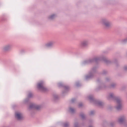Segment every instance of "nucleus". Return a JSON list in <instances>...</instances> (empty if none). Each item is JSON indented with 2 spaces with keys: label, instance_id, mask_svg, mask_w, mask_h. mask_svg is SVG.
I'll return each instance as SVG.
<instances>
[{
  "label": "nucleus",
  "instance_id": "f257e3e1",
  "mask_svg": "<svg viewBox=\"0 0 127 127\" xmlns=\"http://www.w3.org/2000/svg\"><path fill=\"white\" fill-rule=\"evenodd\" d=\"M100 23L107 28L110 27L112 24L111 22L105 18L102 19L100 21Z\"/></svg>",
  "mask_w": 127,
  "mask_h": 127
},
{
  "label": "nucleus",
  "instance_id": "f03ea898",
  "mask_svg": "<svg viewBox=\"0 0 127 127\" xmlns=\"http://www.w3.org/2000/svg\"><path fill=\"white\" fill-rule=\"evenodd\" d=\"M44 83L42 81H41L38 83L37 85V88L43 92L47 91L48 89L44 86Z\"/></svg>",
  "mask_w": 127,
  "mask_h": 127
},
{
  "label": "nucleus",
  "instance_id": "7ed1b4c3",
  "mask_svg": "<svg viewBox=\"0 0 127 127\" xmlns=\"http://www.w3.org/2000/svg\"><path fill=\"white\" fill-rule=\"evenodd\" d=\"M116 102L117 103V105L116 106V109L118 110L121 109L122 107L121 105V100L120 98H115Z\"/></svg>",
  "mask_w": 127,
  "mask_h": 127
},
{
  "label": "nucleus",
  "instance_id": "20e7f679",
  "mask_svg": "<svg viewBox=\"0 0 127 127\" xmlns=\"http://www.w3.org/2000/svg\"><path fill=\"white\" fill-rule=\"evenodd\" d=\"M89 44L88 41L87 40H84L81 41L80 43V46L82 47H85Z\"/></svg>",
  "mask_w": 127,
  "mask_h": 127
},
{
  "label": "nucleus",
  "instance_id": "39448f33",
  "mask_svg": "<svg viewBox=\"0 0 127 127\" xmlns=\"http://www.w3.org/2000/svg\"><path fill=\"white\" fill-rule=\"evenodd\" d=\"M15 117L17 119L19 120L22 119L23 118L22 114L19 112H17L15 113Z\"/></svg>",
  "mask_w": 127,
  "mask_h": 127
},
{
  "label": "nucleus",
  "instance_id": "423d86ee",
  "mask_svg": "<svg viewBox=\"0 0 127 127\" xmlns=\"http://www.w3.org/2000/svg\"><path fill=\"white\" fill-rule=\"evenodd\" d=\"M101 59L100 58L97 57V58H95V59H93V60L86 61L84 62V64H88L90 62H92V61H96L98 60H100Z\"/></svg>",
  "mask_w": 127,
  "mask_h": 127
},
{
  "label": "nucleus",
  "instance_id": "0eeeda50",
  "mask_svg": "<svg viewBox=\"0 0 127 127\" xmlns=\"http://www.w3.org/2000/svg\"><path fill=\"white\" fill-rule=\"evenodd\" d=\"M40 106L36 105L34 104H31L30 107L29 108L30 109L35 108L37 110L39 109L40 108Z\"/></svg>",
  "mask_w": 127,
  "mask_h": 127
},
{
  "label": "nucleus",
  "instance_id": "6e6552de",
  "mask_svg": "<svg viewBox=\"0 0 127 127\" xmlns=\"http://www.w3.org/2000/svg\"><path fill=\"white\" fill-rule=\"evenodd\" d=\"M12 48V45H11L8 44L4 46L3 48L4 50L8 51L10 49Z\"/></svg>",
  "mask_w": 127,
  "mask_h": 127
},
{
  "label": "nucleus",
  "instance_id": "1a4fd4ad",
  "mask_svg": "<svg viewBox=\"0 0 127 127\" xmlns=\"http://www.w3.org/2000/svg\"><path fill=\"white\" fill-rule=\"evenodd\" d=\"M126 120V117L124 116L121 117L118 119V122L120 124L122 123Z\"/></svg>",
  "mask_w": 127,
  "mask_h": 127
},
{
  "label": "nucleus",
  "instance_id": "9d476101",
  "mask_svg": "<svg viewBox=\"0 0 127 127\" xmlns=\"http://www.w3.org/2000/svg\"><path fill=\"white\" fill-rule=\"evenodd\" d=\"M54 44V42H50L47 43L45 45V46L46 48H49L53 46Z\"/></svg>",
  "mask_w": 127,
  "mask_h": 127
},
{
  "label": "nucleus",
  "instance_id": "9b49d317",
  "mask_svg": "<svg viewBox=\"0 0 127 127\" xmlns=\"http://www.w3.org/2000/svg\"><path fill=\"white\" fill-rule=\"evenodd\" d=\"M114 97V94L112 93H110L107 96V98L108 99H111L113 98Z\"/></svg>",
  "mask_w": 127,
  "mask_h": 127
},
{
  "label": "nucleus",
  "instance_id": "f8f14e48",
  "mask_svg": "<svg viewBox=\"0 0 127 127\" xmlns=\"http://www.w3.org/2000/svg\"><path fill=\"white\" fill-rule=\"evenodd\" d=\"M56 16L54 14H53L49 16L48 17V18L50 20H53L54 19Z\"/></svg>",
  "mask_w": 127,
  "mask_h": 127
},
{
  "label": "nucleus",
  "instance_id": "ddd939ff",
  "mask_svg": "<svg viewBox=\"0 0 127 127\" xmlns=\"http://www.w3.org/2000/svg\"><path fill=\"white\" fill-rule=\"evenodd\" d=\"M92 77V74H90L89 75H88L86 76V80L89 79L90 78H91Z\"/></svg>",
  "mask_w": 127,
  "mask_h": 127
},
{
  "label": "nucleus",
  "instance_id": "4468645a",
  "mask_svg": "<svg viewBox=\"0 0 127 127\" xmlns=\"http://www.w3.org/2000/svg\"><path fill=\"white\" fill-rule=\"evenodd\" d=\"M127 42V38L122 40L121 41V43L122 44H124Z\"/></svg>",
  "mask_w": 127,
  "mask_h": 127
},
{
  "label": "nucleus",
  "instance_id": "2eb2a0df",
  "mask_svg": "<svg viewBox=\"0 0 127 127\" xmlns=\"http://www.w3.org/2000/svg\"><path fill=\"white\" fill-rule=\"evenodd\" d=\"M75 111L74 109L70 107L69 108V111L72 113H73Z\"/></svg>",
  "mask_w": 127,
  "mask_h": 127
},
{
  "label": "nucleus",
  "instance_id": "dca6fc26",
  "mask_svg": "<svg viewBox=\"0 0 127 127\" xmlns=\"http://www.w3.org/2000/svg\"><path fill=\"white\" fill-rule=\"evenodd\" d=\"M97 104L98 106H102L103 105V103L102 102H101L100 101H99V102H98L97 103Z\"/></svg>",
  "mask_w": 127,
  "mask_h": 127
},
{
  "label": "nucleus",
  "instance_id": "f3484780",
  "mask_svg": "<svg viewBox=\"0 0 127 127\" xmlns=\"http://www.w3.org/2000/svg\"><path fill=\"white\" fill-rule=\"evenodd\" d=\"M80 116L83 119H84L85 117V116L83 113L81 114L80 115Z\"/></svg>",
  "mask_w": 127,
  "mask_h": 127
},
{
  "label": "nucleus",
  "instance_id": "a211bd4d",
  "mask_svg": "<svg viewBox=\"0 0 127 127\" xmlns=\"http://www.w3.org/2000/svg\"><path fill=\"white\" fill-rule=\"evenodd\" d=\"M69 126V124L68 123H64V127H68Z\"/></svg>",
  "mask_w": 127,
  "mask_h": 127
},
{
  "label": "nucleus",
  "instance_id": "6ab92c4d",
  "mask_svg": "<svg viewBox=\"0 0 127 127\" xmlns=\"http://www.w3.org/2000/svg\"><path fill=\"white\" fill-rule=\"evenodd\" d=\"M88 98L91 101L93 100V97L92 96H90L88 97Z\"/></svg>",
  "mask_w": 127,
  "mask_h": 127
},
{
  "label": "nucleus",
  "instance_id": "aec40b11",
  "mask_svg": "<svg viewBox=\"0 0 127 127\" xmlns=\"http://www.w3.org/2000/svg\"><path fill=\"white\" fill-rule=\"evenodd\" d=\"M64 89L66 90H67L69 88V87L68 86H64Z\"/></svg>",
  "mask_w": 127,
  "mask_h": 127
},
{
  "label": "nucleus",
  "instance_id": "412c9836",
  "mask_svg": "<svg viewBox=\"0 0 127 127\" xmlns=\"http://www.w3.org/2000/svg\"><path fill=\"white\" fill-rule=\"evenodd\" d=\"M58 86L59 87H63V84L62 83H60L58 84Z\"/></svg>",
  "mask_w": 127,
  "mask_h": 127
},
{
  "label": "nucleus",
  "instance_id": "4be33fe9",
  "mask_svg": "<svg viewBox=\"0 0 127 127\" xmlns=\"http://www.w3.org/2000/svg\"><path fill=\"white\" fill-rule=\"evenodd\" d=\"M32 94L31 93H30L29 94L28 96L29 97H31L32 96Z\"/></svg>",
  "mask_w": 127,
  "mask_h": 127
},
{
  "label": "nucleus",
  "instance_id": "5701e85b",
  "mask_svg": "<svg viewBox=\"0 0 127 127\" xmlns=\"http://www.w3.org/2000/svg\"><path fill=\"white\" fill-rule=\"evenodd\" d=\"M116 84L115 83H113L111 86V87L112 88L116 86Z\"/></svg>",
  "mask_w": 127,
  "mask_h": 127
},
{
  "label": "nucleus",
  "instance_id": "b1692460",
  "mask_svg": "<svg viewBox=\"0 0 127 127\" xmlns=\"http://www.w3.org/2000/svg\"><path fill=\"white\" fill-rule=\"evenodd\" d=\"M94 112L93 111H92L90 112V115H92L94 114Z\"/></svg>",
  "mask_w": 127,
  "mask_h": 127
},
{
  "label": "nucleus",
  "instance_id": "393cba45",
  "mask_svg": "<svg viewBox=\"0 0 127 127\" xmlns=\"http://www.w3.org/2000/svg\"><path fill=\"white\" fill-rule=\"evenodd\" d=\"M74 127H78V124L77 123H76L74 124Z\"/></svg>",
  "mask_w": 127,
  "mask_h": 127
},
{
  "label": "nucleus",
  "instance_id": "a878e982",
  "mask_svg": "<svg viewBox=\"0 0 127 127\" xmlns=\"http://www.w3.org/2000/svg\"><path fill=\"white\" fill-rule=\"evenodd\" d=\"M80 85V84L79 82L76 83V86L77 87H79Z\"/></svg>",
  "mask_w": 127,
  "mask_h": 127
},
{
  "label": "nucleus",
  "instance_id": "bb28decb",
  "mask_svg": "<svg viewBox=\"0 0 127 127\" xmlns=\"http://www.w3.org/2000/svg\"><path fill=\"white\" fill-rule=\"evenodd\" d=\"M75 100V99L74 98H72L71 100V102L73 103Z\"/></svg>",
  "mask_w": 127,
  "mask_h": 127
},
{
  "label": "nucleus",
  "instance_id": "cd10ccee",
  "mask_svg": "<svg viewBox=\"0 0 127 127\" xmlns=\"http://www.w3.org/2000/svg\"><path fill=\"white\" fill-rule=\"evenodd\" d=\"M124 69L125 70H127V66H125L124 67Z\"/></svg>",
  "mask_w": 127,
  "mask_h": 127
},
{
  "label": "nucleus",
  "instance_id": "c85d7f7f",
  "mask_svg": "<svg viewBox=\"0 0 127 127\" xmlns=\"http://www.w3.org/2000/svg\"><path fill=\"white\" fill-rule=\"evenodd\" d=\"M54 97L55 99H56L58 97V96L57 95H55L54 96Z\"/></svg>",
  "mask_w": 127,
  "mask_h": 127
},
{
  "label": "nucleus",
  "instance_id": "c756f323",
  "mask_svg": "<svg viewBox=\"0 0 127 127\" xmlns=\"http://www.w3.org/2000/svg\"><path fill=\"white\" fill-rule=\"evenodd\" d=\"M82 106V104L81 103L79 105V107H81Z\"/></svg>",
  "mask_w": 127,
  "mask_h": 127
},
{
  "label": "nucleus",
  "instance_id": "7c9ffc66",
  "mask_svg": "<svg viewBox=\"0 0 127 127\" xmlns=\"http://www.w3.org/2000/svg\"><path fill=\"white\" fill-rule=\"evenodd\" d=\"M106 81H108V80H109V78H106Z\"/></svg>",
  "mask_w": 127,
  "mask_h": 127
},
{
  "label": "nucleus",
  "instance_id": "2f4dec72",
  "mask_svg": "<svg viewBox=\"0 0 127 127\" xmlns=\"http://www.w3.org/2000/svg\"><path fill=\"white\" fill-rule=\"evenodd\" d=\"M108 60H105V62H108Z\"/></svg>",
  "mask_w": 127,
  "mask_h": 127
},
{
  "label": "nucleus",
  "instance_id": "473e14b6",
  "mask_svg": "<svg viewBox=\"0 0 127 127\" xmlns=\"http://www.w3.org/2000/svg\"><path fill=\"white\" fill-rule=\"evenodd\" d=\"M89 127H93L92 126H90Z\"/></svg>",
  "mask_w": 127,
  "mask_h": 127
}]
</instances>
